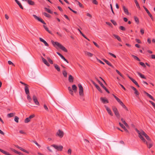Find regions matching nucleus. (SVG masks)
<instances>
[{"label": "nucleus", "instance_id": "nucleus-1", "mask_svg": "<svg viewBox=\"0 0 155 155\" xmlns=\"http://www.w3.org/2000/svg\"><path fill=\"white\" fill-rule=\"evenodd\" d=\"M147 140L148 141V142L146 140L144 143H145L147 145V147L149 149L151 148L153 145V143H152L150 137L147 135L145 137Z\"/></svg>", "mask_w": 155, "mask_h": 155}, {"label": "nucleus", "instance_id": "nucleus-2", "mask_svg": "<svg viewBox=\"0 0 155 155\" xmlns=\"http://www.w3.org/2000/svg\"><path fill=\"white\" fill-rule=\"evenodd\" d=\"M147 140L148 141V142L146 140L144 143H145L147 145V147L149 149L151 148L153 145V143H152L150 137L147 135L145 137Z\"/></svg>", "mask_w": 155, "mask_h": 155}, {"label": "nucleus", "instance_id": "nucleus-3", "mask_svg": "<svg viewBox=\"0 0 155 155\" xmlns=\"http://www.w3.org/2000/svg\"><path fill=\"white\" fill-rule=\"evenodd\" d=\"M147 140L148 141V142L146 140L144 143H145L147 145V147L149 149L151 148L153 145V143H152L150 137L147 135L145 137Z\"/></svg>", "mask_w": 155, "mask_h": 155}, {"label": "nucleus", "instance_id": "nucleus-4", "mask_svg": "<svg viewBox=\"0 0 155 155\" xmlns=\"http://www.w3.org/2000/svg\"><path fill=\"white\" fill-rule=\"evenodd\" d=\"M20 83L22 84L25 86V94H30L29 91V86L27 84L23 83L21 81H20Z\"/></svg>", "mask_w": 155, "mask_h": 155}, {"label": "nucleus", "instance_id": "nucleus-5", "mask_svg": "<svg viewBox=\"0 0 155 155\" xmlns=\"http://www.w3.org/2000/svg\"><path fill=\"white\" fill-rule=\"evenodd\" d=\"M78 87L79 88V95L81 97L84 96V90L82 85L80 84H78Z\"/></svg>", "mask_w": 155, "mask_h": 155}, {"label": "nucleus", "instance_id": "nucleus-6", "mask_svg": "<svg viewBox=\"0 0 155 155\" xmlns=\"http://www.w3.org/2000/svg\"><path fill=\"white\" fill-rule=\"evenodd\" d=\"M51 146L54 147L55 149L59 151H61L63 149V147L62 145L58 146L55 144H52L51 145Z\"/></svg>", "mask_w": 155, "mask_h": 155}, {"label": "nucleus", "instance_id": "nucleus-7", "mask_svg": "<svg viewBox=\"0 0 155 155\" xmlns=\"http://www.w3.org/2000/svg\"><path fill=\"white\" fill-rule=\"evenodd\" d=\"M112 109L116 117L118 118H119L120 117V115L117 108L115 107H113Z\"/></svg>", "mask_w": 155, "mask_h": 155}, {"label": "nucleus", "instance_id": "nucleus-8", "mask_svg": "<svg viewBox=\"0 0 155 155\" xmlns=\"http://www.w3.org/2000/svg\"><path fill=\"white\" fill-rule=\"evenodd\" d=\"M136 130L139 134V137L143 141V142H145L146 141V140L144 138L143 136H142V130L141 132H140L137 129H136Z\"/></svg>", "mask_w": 155, "mask_h": 155}, {"label": "nucleus", "instance_id": "nucleus-9", "mask_svg": "<svg viewBox=\"0 0 155 155\" xmlns=\"http://www.w3.org/2000/svg\"><path fill=\"white\" fill-rule=\"evenodd\" d=\"M64 134V132L60 130H59L57 133V135L60 138L63 137Z\"/></svg>", "mask_w": 155, "mask_h": 155}, {"label": "nucleus", "instance_id": "nucleus-10", "mask_svg": "<svg viewBox=\"0 0 155 155\" xmlns=\"http://www.w3.org/2000/svg\"><path fill=\"white\" fill-rule=\"evenodd\" d=\"M117 101L123 107V108H124L127 111H128V109L127 107L125 106V105L124 104L123 102L121 101L119 98L117 100Z\"/></svg>", "mask_w": 155, "mask_h": 155}, {"label": "nucleus", "instance_id": "nucleus-11", "mask_svg": "<svg viewBox=\"0 0 155 155\" xmlns=\"http://www.w3.org/2000/svg\"><path fill=\"white\" fill-rule=\"evenodd\" d=\"M33 100L34 101L35 104L38 106H39L40 104L39 102L38 101L37 98L35 95H33Z\"/></svg>", "mask_w": 155, "mask_h": 155}, {"label": "nucleus", "instance_id": "nucleus-12", "mask_svg": "<svg viewBox=\"0 0 155 155\" xmlns=\"http://www.w3.org/2000/svg\"><path fill=\"white\" fill-rule=\"evenodd\" d=\"M41 58L42 60V61L47 66H50V64L48 62V61H47V60L44 58L43 57H41Z\"/></svg>", "mask_w": 155, "mask_h": 155}, {"label": "nucleus", "instance_id": "nucleus-13", "mask_svg": "<svg viewBox=\"0 0 155 155\" xmlns=\"http://www.w3.org/2000/svg\"><path fill=\"white\" fill-rule=\"evenodd\" d=\"M105 107L106 108L107 110V112L111 116H112L113 115V114L110 109L106 105L105 106Z\"/></svg>", "mask_w": 155, "mask_h": 155}, {"label": "nucleus", "instance_id": "nucleus-14", "mask_svg": "<svg viewBox=\"0 0 155 155\" xmlns=\"http://www.w3.org/2000/svg\"><path fill=\"white\" fill-rule=\"evenodd\" d=\"M56 53L58 55L64 60L66 62L68 63H69L67 59H66L61 54L58 52H57Z\"/></svg>", "mask_w": 155, "mask_h": 155}, {"label": "nucleus", "instance_id": "nucleus-15", "mask_svg": "<svg viewBox=\"0 0 155 155\" xmlns=\"http://www.w3.org/2000/svg\"><path fill=\"white\" fill-rule=\"evenodd\" d=\"M51 42L52 43V44L53 45H54V46L55 47V45H56L58 46V47H59L60 45H61V44H60L59 43H58V42H54L53 40L51 41Z\"/></svg>", "mask_w": 155, "mask_h": 155}, {"label": "nucleus", "instance_id": "nucleus-16", "mask_svg": "<svg viewBox=\"0 0 155 155\" xmlns=\"http://www.w3.org/2000/svg\"><path fill=\"white\" fill-rule=\"evenodd\" d=\"M130 87L134 91V94L136 96H137L139 95V93L135 87L132 86H131Z\"/></svg>", "mask_w": 155, "mask_h": 155}, {"label": "nucleus", "instance_id": "nucleus-17", "mask_svg": "<svg viewBox=\"0 0 155 155\" xmlns=\"http://www.w3.org/2000/svg\"><path fill=\"white\" fill-rule=\"evenodd\" d=\"M119 124L120 125V126L122 128H123L126 132L129 133V131L128 130L126 129V128L124 126V125L123 124H122L120 122L119 123Z\"/></svg>", "mask_w": 155, "mask_h": 155}, {"label": "nucleus", "instance_id": "nucleus-18", "mask_svg": "<svg viewBox=\"0 0 155 155\" xmlns=\"http://www.w3.org/2000/svg\"><path fill=\"white\" fill-rule=\"evenodd\" d=\"M103 61L106 63L109 66L111 67L112 68H114V67L108 61L105 59H103Z\"/></svg>", "mask_w": 155, "mask_h": 155}, {"label": "nucleus", "instance_id": "nucleus-19", "mask_svg": "<svg viewBox=\"0 0 155 155\" xmlns=\"http://www.w3.org/2000/svg\"><path fill=\"white\" fill-rule=\"evenodd\" d=\"M74 78L71 75H69L68 77V81L70 83H72L74 81Z\"/></svg>", "mask_w": 155, "mask_h": 155}, {"label": "nucleus", "instance_id": "nucleus-20", "mask_svg": "<svg viewBox=\"0 0 155 155\" xmlns=\"http://www.w3.org/2000/svg\"><path fill=\"white\" fill-rule=\"evenodd\" d=\"M101 100L104 104L108 103V101L106 98H104L103 97H101Z\"/></svg>", "mask_w": 155, "mask_h": 155}, {"label": "nucleus", "instance_id": "nucleus-21", "mask_svg": "<svg viewBox=\"0 0 155 155\" xmlns=\"http://www.w3.org/2000/svg\"><path fill=\"white\" fill-rule=\"evenodd\" d=\"M59 48L62 50L63 51L65 52H67L68 50H67L66 48L64 47L61 44L60 45V46L59 47Z\"/></svg>", "mask_w": 155, "mask_h": 155}, {"label": "nucleus", "instance_id": "nucleus-22", "mask_svg": "<svg viewBox=\"0 0 155 155\" xmlns=\"http://www.w3.org/2000/svg\"><path fill=\"white\" fill-rule=\"evenodd\" d=\"M39 40L40 41L42 42H43L45 45V46H48L49 45L48 43L45 41V40H44L43 39L41 38H39Z\"/></svg>", "mask_w": 155, "mask_h": 155}, {"label": "nucleus", "instance_id": "nucleus-23", "mask_svg": "<svg viewBox=\"0 0 155 155\" xmlns=\"http://www.w3.org/2000/svg\"><path fill=\"white\" fill-rule=\"evenodd\" d=\"M72 90L74 92H76L77 91V87L75 84L73 85L72 86Z\"/></svg>", "mask_w": 155, "mask_h": 155}, {"label": "nucleus", "instance_id": "nucleus-24", "mask_svg": "<svg viewBox=\"0 0 155 155\" xmlns=\"http://www.w3.org/2000/svg\"><path fill=\"white\" fill-rule=\"evenodd\" d=\"M144 93L150 98L152 100H153V101H155V100L154 99V98H153V97L150 94H148V93L146 92V91H144Z\"/></svg>", "mask_w": 155, "mask_h": 155}, {"label": "nucleus", "instance_id": "nucleus-25", "mask_svg": "<svg viewBox=\"0 0 155 155\" xmlns=\"http://www.w3.org/2000/svg\"><path fill=\"white\" fill-rule=\"evenodd\" d=\"M16 147H17V148L19 149H20V150H21L22 151L27 153H29V152H28V151H27V150H25V149L22 148L21 147H19V146H18V145H16Z\"/></svg>", "mask_w": 155, "mask_h": 155}, {"label": "nucleus", "instance_id": "nucleus-26", "mask_svg": "<svg viewBox=\"0 0 155 155\" xmlns=\"http://www.w3.org/2000/svg\"><path fill=\"white\" fill-rule=\"evenodd\" d=\"M54 65L55 68L59 72L60 71V68L57 64H54Z\"/></svg>", "mask_w": 155, "mask_h": 155}, {"label": "nucleus", "instance_id": "nucleus-27", "mask_svg": "<svg viewBox=\"0 0 155 155\" xmlns=\"http://www.w3.org/2000/svg\"><path fill=\"white\" fill-rule=\"evenodd\" d=\"M127 76L132 81V82L134 83L135 85L137 83H138L135 80H134L133 78L130 77L128 75Z\"/></svg>", "mask_w": 155, "mask_h": 155}, {"label": "nucleus", "instance_id": "nucleus-28", "mask_svg": "<svg viewBox=\"0 0 155 155\" xmlns=\"http://www.w3.org/2000/svg\"><path fill=\"white\" fill-rule=\"evenodd\" d=\"M85 54L86 55L90 57H92L93 55V54L87 51H85Z\"/></svg>", "mask_w": 155, "mask_h": 155}, {"label": "nucleus", "instance_id": "nucleus-29", "mask_svg": "<svg viewBox=\"0 0 155 155\" xmlns=\"http://www.w3.org/2000/svg\"><path fill=\"white\" fill-rule=\"evenodd\" d=\"M68 90L69 91V93L72 95H73V91L72 90L71 87H69L68 88Z\"/></svg>", "mask_w": 155, "mask_h": 155}, {"label": "nucleus", "instance_id": "nucleus-30", "mask_svg": "<svg viewBox=\"0 0 155 155\" xmlns=\"http://www.w3.org/2000/svg\"><path fill=\"white\" fill-rule=\"evenodd\" d=\"M113 36L115 37V38H116L119 41H121V40L120 38V37L114 34Z\"/></svg>", "mask_w": 155, "mask_h": 155}, {"label": "nucleus", "instance_id": "nucleus-31", "mask_svg": "<svg viewBox=\"0 0 155 155\" xmlns=\"http://www.w3.org/2000/svg\"><path fill=\"white\" fill-rule=\"evenodd\" d=\"M147 13L148 14L149 16L150 17L151 19L153 21V18L152 15L150 14V12H149V10H146Z\"/></svg>", "mask_w": 155, "mask_h": 155}, {"label": "nucleus", "instance_id": "nucleus-32", "mask_svg": "<svg viewBox=\"0 0 155 155\" xmlns=\"http://www.w3.org/2000/svg\"><path fill=\"white\" fill-rule=\"evenodd\" d=\"M43 27H44V28H45V30L47 31L49 33L51 34V35H52V33L51 31H49V30H48V28L46 26H45V25H43Z\"/></svg>", "mask_w": 155, "mask_h": 155}, {"label": "nucleus", "instance_id": "nucleus-33", "mask_svg": "<svg viewBox=\"0 0 155 155\" xmlns=\"http://www.w3.org/2000/svg\"><path fill=\"white\" fill-rule=\"evenodd\" d=\"M28 4L30 5H34V2L33 1L31 0H28L27 1Z\"/></svg>", "mask_w": 155, "mask_h": 155}, {"label": "nucleus", "instance_id": "nucleus-34", "mask_svg": "<svg viewBox=\"0 0 155 155\" xmlns=\"http://www.w3.org/2000/svg\"><path fill=\"white\" fill-rule=\"evenodd\" d=\"M135 21L137 24H138L139 23V20L138 18L136 16L134 17Z\"/></svg>", "mask_w": 155, "mask_h": 155}, {"label": "nucleus", "instance_id": "nucleus-35", "mask_svg": "<svg viewBox=\"0 0 155 155\" xmlns=\"http://www.w3.org/2000/svg\"><path fill=\"white\" fill-rule=\"evenodd\" d=\"M37 20H38L39 21H40L44 24H46V23L45 21L42 19L40 18H39V17L38 18Z\"/></svg>", "mask_w": 155, "mask_h": 155}, {"label": "nucleus", "instance_id": "nucleus-36", "mask_svg": "<svg viewBox=\"0 0 155 155\" xmlns=\"http://www.w3.org/2000/svg\"><path fill=\"white\" fill-rule=\"evenodd\" d=\"M137 73L141 78L146 79V78L144 76V75H143L140 72H137Z\"/></svg>", "mask_w": 155, "mask_h": 155}, {"label": "nucleus", "instance_id": "nucleus-37", "mask_svg": "<svg viewBox=\"0 0 155 155\" xmlns=\"http://www.w3.org/2000/svg\"><path fill=\"white\" fill-rule=\"evenodd\" d=\"M95 79L103 88L104 86L103 84L97 78H95Z\"/></svg>", "mask_w": 155, "mask_h": 155}, {"label": "nucleus", "instance_id": "nucleus-38", "mask_svg": "<svg viewBox=\"0 0 155 155\" xmlns=\"http://www.w3.org/2000/svg\"><path fill=\"white\" fill-rule=\"evenodd\" d=\"M47 58L48 62L51 64H53V61L49 57H47Z\"/></svg>", "mask_w": 155, "mask_h": 155}, {"label": "nucleus", "instance_id": "nucleus-39", "mask_svg": "<svg viewBox=\"0 0 155 155\" xmlns=\"http://www.w3.org/2000/svg\"><path fill=\"white\" fill-rule=\"evenodd\" d=\"M42 14L44 15L45 16L48 18H50L51 17L50 15L48 14L46 12H43Z\"/></svg>", "mask_w": 155, "mask_h": 155}, {"label": "nucleus", "instance_id": "nucleus-40", "mask_svg": "<svg viewBox=\"0 0 155 155\" xmlns=\"http://www.w3.org/2000/svg\"><path fill=\"white\" fill-rule=\"evenodd\" d=\"M30 94H27V98L28 100L29 101V102H31V97L29 95Z\"/></svg>", "mask_w": 155, "mask_h": 155}, {"label": "nucleus", "instance_id": "nucleus-41", "mask_svg": "<svg viewBox=\"0 0 155 155\" xmlns=\"http://www.w3.org/2000/svg\"><path fill=\"white\" fill-rule=\"evenodd\" d=\"M15 114L13 113L8 114H7V116L9 117H13Z\"/></svg>", "mask_w": 155, "mask_h": 155}, {"label": "nucleus", "instance_id": "nucleus-42", "mask_svg": "<svg viewBox=\"0 0 155 155\" xmlns=\"http://www.w3.org/2000/svg\"><path fill=\"white\" fill-rule=\"evenodd\" d=\"M62 74L66 78L67 77V73L65 70L63 71Z\"/></svg>", "mask_w": 155, "mask_h": 155}, {"label": "nucleus", "instance_id": "nucleus-43", "mask_svg": "<svg viewBox=\"0 0 155 155\" xmlns=\"http://www.w3.org/2000/svg\"><path fill=\"white\" fill-rule=\"evenodd\" d=\"M95 87L101 93H102V91L99 86L97 85V86H96Z\"/></svg>", "mask_w": 155, "mask_h": 155}, {"label": "nucleus", "instance_id": "nucleus-44", "mask_svg": "<svg viewBox=\"0 0 155 155\" xmlns=\"http://www.w3.org/2000/svg\"><path fill=\"white\" fill-rule=\"evenodd\" d=\"M132 56L135 59L137 60V61H140V60L136 56L132 55Z\"/></svg>", "mask_w": 155, "mask_h": 155}, {"label": "nucleus", "instance_id": "nucleus-45", "mask_svg": "<svg viewBox=\"0 0 155 155\" xmlns=\"http://www.w3.org/2000/svg\"><path fill=\"white\" fill-rule=\"evenodd\" d=\"M30 121V119L28 118H26L25 120V123H27L29 122Z\"/></svg>", "mask_w": 155, "mask_h": 155}, {"label": "nucleus", "instance_id": "nucleus-46", "mask_svg": "<svg viewBox=\"0 0 155 155\" xmlns=\"http://www.w3.org/2000/svg\"><path fill=\"white\" fill-rule=\"evenodd\" d=\"M19 118L17 116H15V117L14 120L17 123L18 122Z\"/></svg>", "mask_w": 155, "mask_h": 155}, {"label": "nucleus", "instance_id": "nucleus-47", "mask_svg": "<svg viewBox=\"0 0 155 155\" xmlns=\"http://www.w3.org/2000/svg\"><path fill=\"white\" fill-rule=\"evenodd\" d=\"M134 2L135 3L137 7L138 8H140V6L139 5L138 3L137 0H134Z\"/></svg>", "mask_w": 155, "mask_h": 155}, {"label": "nucleus", "instance_id": "nucleus-48", "mask_svg": "<svg viewBox=\"0 0 155 155\" xmlns=\"http://www.w3.org/2000/svg\"><path fill=\"white\" fill-rule=\"evenodd\" d=\"M142 136H144L145 137L147 135L142 130Z\"/></svg>", "mask_w": 155, "mask_h": 155}, {"label": "nucleus", "instance_id": "nucleus-49", "mask_svg": "<svg viewBox=\"0 0 155 155\" xmlns=\"http://www.w3.org/2000/svg\"><path fill=\"white\" fill-rule=\"evenodd\" d=\"M116 72L118 73V74H119L121 77L122 78H123V75L121 74L120 72V71H118L117 70H116Z\"/></svg>", "mask_w": 155, "mask_h": 155}, {"label": "nucleus", "instance_id": "nucleus-50", "mask_svg": "<svg viewBox=\"0 0 155 155\" xmlns=\"http://www.w3.org/2000/svg\"><path fill=\"white\" fill-rule=\"evenodd\" d=\"M139 64L140 65H141L143 67H144V68L146 67V65H145L144 63H143V62H141L139 63Z\"/></svg>", "mask_w": 155, "mask_h": 155}, {"label": "nucleus", "instance_id": "nucleus-51", "mask_svg": "<svg viewBox=\"0 0 155 155\" xmlns=\"http://www.w3.org/2000/svg\"><path fill=\"white\" fill-rule=\"evenodd\" d=\"M119 28L122 31H124L126 30L125 28L123 26H120L119 27Z\"/></svg>", "mask_w": 155, "mask_h": 155}, {"label": "nucleus", "instance_id": "nucleus-52", "mask_svg": "<svg viewBox=\"0 0 155 155\" xmlns=\"http://www.w3.org/2000/svg\"><path fill=\"white\" fill-rule=\"evenodd\" d=\"M44 107L45 108V109L46 110V111H48V110H49L48 109L46 104H44Z\"/></svg>", "mask_w": 155, "mask_h": 155}, {"label": "nucleus", "instance_id": "nucleus-53", "mask_svg": "<svg viewBox=\"0 0 155 155\" xmlns=\"http://www.w3.org/2000/svg\"><path fill=\"white\" fill-rule=\"evenodd\" d=\"M71 151H72L71 150V149H69L68 150V152H67V153H68V154L70 155L71 154Z\"/></svg>", "mask_w": 155, "mask_h": 155}, {"label": "nucleus", "instance_id": "nucleus-54", "mask_svg": "<svg viewBox=\"0 0 155 155\" xmlns=\"http://www.w3.org/2000/svg\"><path fill=\"white\" fill-rule=\"evenodd\" d=\"M111 22L114 25H117V23L114 20H110Z\"/></svg>", "mask_w": 155, "mask_h": 155}, {"label": "nucleus", "instance_id": "nucleus-55", "mask_svg": "<svg viewBox=\"0 0 155 155\" xmlns=\"http://www.w3.org/2000/svg\"><path fill=\"white\" fill-rule=\"evenodd\" d=\"M108 54L110 55L111 56H113V57H114V58H116V56L114 55V54H112V53H110V52H109L108 53Z\"/></svg>", "mask_w": 155, "mask_h": 155}, {"label": "nucleus", "instance_id": "nucleus-56", "mask_svg": "<svg viewBox=\"0 0 155 155\" xmlns=\"http://www.w3.org/2000/svg\"><path fill=\"white\" fill-rule=\"evenodd\" d=\"M77 4H78L79 6L80 7L83 8V7L81 3H80L78 1H77Z\"/></svg>", "mask_w": 155, "mask_h": 155}, {"label": "nucleus", "instance_id": "nucleus-57", "mask_svg": "<svg viewBox=\"0 0 155 155\" xmlns=\"http://www.w3.org/2000/svg\"><path fill=\"white\" fill-rule=\"evenodd\" d=\"M35 117V115L34 114H32L31 115H30L29 117H28V118L30 119H31L32 118H33V117Z\"/></svg>", "mask_w": 155, "mask_h": 155}, {"label": "nucleus", "instance_id": "nucleus-58", "mask_svg": "<svg viewBox=\"0 0 155 155\" xmlns=\"http://www.w3.org/2000/svg\"><path fill=\"white\" fill-rule=\"evenodd\" d=\"M125 14L127 15H129V12L128 10H124Z\"/></svg>", "mask_w": 155, "mask_h": 155}, {"label": "nucleus", "instance_id": "nucleus-59", "mask_svg": "<svg viewBox=\"0 0 155 155\" xmlns=\"http://www.w3.org/2000/svg\"><path fill=\"white\" fill-rule=\"evenodd\" d=\"M92 2L94 4L97 5V2L96 0H91Z\"/></svg>", "mask_w": 155, "mask_h": 155}, {"label": "nucleus", "instance_id": "nucleus-60", "mask_svg": "<svg viewBox=\"0 0 155 155\" xmlns=\"http://www.w3.org/2000/svg\"><path fill=\"white\" fill-rule=\"evenodd\" d=\"M97 61L99 62L100 63H101L102 64H104V63L103 62H102V61H101V60H100V59L97 58Z\"/></svg>", "mask_w": 155, "mask_h": 155}, {"label": "nucleus", "instance_id": "nucleus-61", "mask_svg": "<svg viewBox=\"0 0 155 155\" xmlns=\"http://www.w3.org/2000/svg\"><path fill=\"white\" fill-rule=\"evenodd\" d=\"M103 88L108 93H109L110 92L108 90V89L105 87L104 86Z\"/></svg>", "mask_w": 155, "mask_h": 155}, {"label": "nucleus", "instance_id": "nucleus-62", "mask_svg": "<svg viewBox=\"0 0 155 155\" xmlns=\"http://www.w3.org/2000/svg\"><path fill=\"white\" fill-rule=\"evenodd\" d=\"M103 88L108 93H109L110 92L108 90V89L105 87L104 86Z\"/></svg>", "mask_w": 155, "mask_h": 155}, {"label": "nucleus", "instance_id": "nucleus-63", "mask_svg": "<svg viewBox=\"0 0 155 155\" xmlns=\"http://www.w3.org/2000/svg\"><path fill=\"white\" fill-rule=\"evenodd\" d=\"M8 64H9V65L12 64L14 66H15V65L13 64V63L11 61H8Z\"/></svg>", "mask_w": 155, "mask_h": 155}, {"label": "nucleus", "instance_id": "nucleus-64", "mask_svg": "<svg viewBox=\"0 0 155 155\" xmlns=\"http://www.w3.org/2000/svg\"><path fill=\"white\" fill-rule=\"evenodd\" d=\"M149 102L151 103V104L152 105V106L153 107L155 106V104L154 102H153L151 101H150Z\"/></svg>", "mask_w": 155, "mask_h": 155}]
</instances>
